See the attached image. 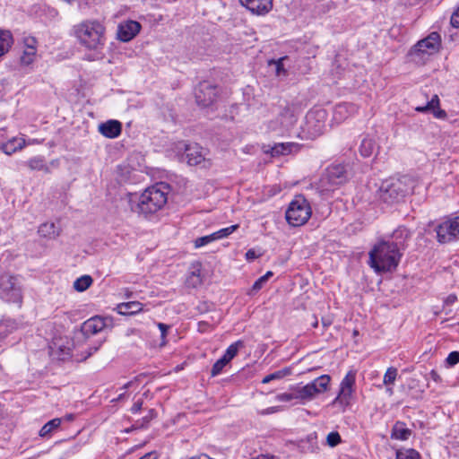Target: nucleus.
Listing matches in <instances>:
<instances>
[{
	"label": "nucleus",
	"mask_w": 459,
	"mask_h": 459,
	"mask_svg": "<svg viewBox=\"0 0 459 459\" xmlns=\"http://www.w3.org/2000/svg\"><path fill=\"white\" fill-rule=\"evenodd\" d=\"M410 236L404 227L395 230L392 240H379L368 253V264L377 273L394 271L403 255L401 248L403 241Z\"/></svg>",
	"instance_id": "obj_1"
},
{
	"label": "nucleus",
	"mask_w": 459,
	"mask_h": 459,
	"mask_svg": "<svg viewBox=\"0 0 459 459\" xmlns=\"http://www.w3.org/2000/svg\"><path fill=\"white\" fill-rule=\"evenodd\" d=\"M73 35L88 50L102 49L106 43V28L96 19L84 20L73 27Z\"/></svg>",
	"instance_id": "obj_2"
},
{
	"label": "nucleus",
	"mask_w": 459,
	"mask_h": 459,
	"mask_svg": "<svg viewBox=\"0 0 459 459\" xmlns=\"http://www.w3.org/2000/svg\"><path fill=\"white\" fill-rule=\"evenodd\" d=\"M168 186L159 183L146 188L139 196L135 205H132L133 212H137L144 218L155 214L167 204Z\"/></svg>",
	"instance_id": "obj_3"
},
{
	"label": "nucleus",
	"mask_w": 459,
	"mask_h": 459,
	"mask_svg": "<svg viewBox=\"0 0 459 459\" xmlns=\"http://www.w3.org/2000/svg\"><path fill=\"white\" fill-rule=\"evenodd\" d=\"M0 298L8 303L21 307L22 302V284L21 279L10 273L0 275Z\"/></svg>",
	"instance_id": "obj_4"
},
{
	"label": "nucleus",
	"mask_w": 459,
	"mask_h": 459,
	"mask_svg": "<svg viewBox=\"0 0 459 459\" xmlns=\"http://www.w3.org/2000/svg\"><path fill=\"white\" fill-rule=\"evenodd\" d=\"M312 214V210L307 200L302 195H297L290 203L285 218L292 227H299L307 223Z\"/></svg>",
	"instance_id": "obj_5"
},
{
	"label": "nucleus",
	"mask_w": 459,
	"mask_h": 459,
	"mask_svg": "<svg viewBox=\"0 0 459 459\" xmlns=\"http://www.w3.org/2000/svg\"><path fill=\"white\" fill-rule=\"evenodd\" d=\"M330 381V376L322 375L305 385H298L295 386V395L301 403L311 401L328 389Z\"/></svg>",
	"instance_id": "obj_6"
},
{
	"label": "nucleus",
	"mask_w": 459,
	"mask_h": 459,
	"mask_svg": "<svg viewBox=\"0 0 459 459\" xmlns=\"http://www.w3.org/2000/svg\"><path fill=\"white\" fill-rule=\"evenodd\" d=\"M303 132L308 138L321 135L326 128L327 113L323 108H314L306 115Z\"/></svg>",
	"instance_id": "obj_7"
},
{
	"label": "nucleus",
	"mask_w": 459,
	"mask_h": 459,
	"mask_svg": "<svg viewBox=\"0 0 459 459\" xmlns=\"http://www.w3.org/2000/svg\"><path fill=\"white\" fill-rule=\"evenodd\" d=\"M380 198L388 204L399 202L408 193L405 181L401 178H390L382 182Z\"/></svg>",
	"instance_id": "obj_8"
},
{
	"label": "nucleus",
	"mask_w": 459,
	"mask_h": 459,
	"mask_svg": "<svg viewBox=\"0 0 459 459\" xmlns=\"http://www.w3.org/2000/svg\"><path fill=\"white\" fill-rule=\"evenodd\" d=\"M299 112V108L295 105L286 106L275 120L270 121L269 129L278 134H284L295 125Z\"/></svg>",
	"instance_id": "obj_9"
},
{
	"label": "nucleus",
	"mask_w": 459,
	"mask_h": 459,
	"mask_svg": "<svg viewBox=\"0 0 459 459\" xmlns=\"http://www.w3.org/2000/svg\"><path fill=\"white\" fill-rule=\"evenodd\" d=\"M347 180L345 167L342 164L329 166L320 178V188L322 191H333Z\"/></svg>",
	"instance_id": "obj_10"
},
{
	"label": "nucleus",
	"mask_w": 459,
	"mask_h": 459,
	"mask_svg": "<svg viewBox=\"0 0 459 459\" xmlns=\"http://www.w3.org/2000/svg\"><path fill=\"white\" fill-rule=\"evenodd\" d=\"M356 382V372L350 370L340 384V389L337 396L333 399L332 404L339 406L344 411L350 404L354 393Z\"/></svg>",
	"instance_id": "obj_11"
},
{
	"label": "nucleus",
	"mask_w": 459,
	"mask_h": 459,
	"mask_svg": "<svg viewBox=\"0 0 459 459\" xmlns=\"http://www.w3.org/2000/svg\"><path fill=\"white\" fill-rule=\"evenodd\" d=\"M435 231L437 239L441 244L457 240L459 238V215L444 220L436 226Z\"/></svg>",
	"instance_id": "obj_12"
},
{
	"label": "nucleus",
	"mask_w": 459,
	"mask_h": 459,
	"mask_svg": "<svg viewBox=\"0 0 459 459\" xmlns=\"http://www.w3.org/2000/svg\"><path fill=\"white\" fill-rule=\"evenodd\" d=\"M196 103L204 108L209 107L215 102L218 98L217 86L209 82H202L195 89Z\"/></svg>",
	"instance_id": "obj_13"
},
{
	"label": "nucleus",
	"mask_w": 459,
	"mask_h": 459,
	"mask_svg": "<svg viewBox=\"0 0 459 459\" xmlns=\"http://www.w3.org/2000/svg\"><path fill=\"white\" fill-rule=\"evenodd\" d=\"M177 149L178 151L184 150L182 157L185 156L186 162L190 166L198 165L205 159V153L203 147L197 143L186 144L185 143L180 142L177 144Z\"/></svg>",
	"instance_id": "obj_14"
},
{
	"label": "nucleus",
	"mask_w": 459,
	"mask_h": 459,
	"mask_svg": "<svg viewBox=\"0 0 459 459\" xmlns=\"http://www.w3.org/2000/svg\"><path fill=\"white\" fill-rule=\"evenodd\" d=\"M110 322V319L101 316L91 317L82 324V332L87 337L97 334L103 331Z\"/></svg>",
	"instance_id": "obj_15"
},
{
	"label": "nucleus",
	"mask_w": 459,
	"mask_h": 459,
	"mask_svg": "<svg viewBox=\"0 0 459 459\" xmlns=\"http://www.w3.org/2000/svg\"><path fill=\"white\" fill-rule=\"evenodd\" d=\"M440 36L437 32L430 33L427 38L420 40L414 46V51L419 53L432 54L437 51L440 46Z\"/></svg>",
	"instance_id": "obj_16"
},
{
	"label": "nucleus",
	"mask_w": 459,
	"mask_h": 459,
	"mask_svg": "<svg viewBox=\"0 0 459 459\" xmlns=\"http://www.w3.org/2000/svg\"><path fill=\"white\" fill-rule=\"evenodd\" d=\"M141 25L135 21H127L119 24L117 28V39L127 42L134 39L140 31Z\"/></svg>",
	"instance_id": "obj_17"
},
{
	"label": "nucleus",
	"mask_w": 459,
	"mask_h": 459,
	"mask_svg": "<svg viewBox=\"0 0 459 459\" xmlns=\"http://www.w3.org/2000/svg\"><path fill=\"white\" fill-rule=\"evenodd\" d=\"M253 13L264 14L268 13L273 6L272 0H239Z\"/></svg>",
	"instance_id": "obj_18"
},
{
	"label": "nucleus",
	"mask_w": 459,
	"mask_h": 459,
	"mask_svg": "<svg viewBox=\"0 0 459 459\" xmlns=\"http://www.w3.org/2000/svg\"><path fill=\"white\" fill-rule=\"evenodd\" d=\"M358 108L352 103L343 102L336 105L333 109V119L336 122H342L349 117L357 113Z\"/></svg>",
	"instance_id": "obj_19"
},
{
	"label": "nucleus",
	"mask_w": 459,
	"mask_h": 459,
	"mask_svg": "<svg viewBox=\"0 0 459 459\" xmlns=\"http://www.w3.org/2000/svg\"><path fill=\"white\" fill-rule=\"evenodd\" d=\"M99 131L105 137L113 139L121 134L122 124L117 120H108L99 126Z\"/></svg>",
	"instance_id": "obj_20"
},
{
	"label": "nucleus",
	"mask_w": 459,
	"mask_h": 459,
	"mask_svg": "<svg viewBox=\"0 0 459 459\" xmlns=\"http://www.w3.org/2000/svg\"><path fill=\"white\" fill-rule=\"evenodd\" d=\"M61 230L59 224L53 221H47L39 225L38 233L42 238L55 239L60 235Z\"/></svg>",
	"instance_id": "obj_21"
},
{
	"label": "nucleus",
	"mask_w": 459,
	"mask_h": 459,
	"mask_svg": "<svg viewBox=\"0 0 459 459\" xmlns=\"http://www.w3.org/2000/svg\"><path fill=\"white\" fill-rule=\"evenodd\" d=\"M296 145L293 143H279L273 146L264 145L263 147L265 153H270L272 156L287 155L290 153Z\"/></svg>",
	"instance_id": "obj_22"
},
{
	"label": "nucleus",
	"mask_w": 459,
	"mask_h": 459,
	"mask_svg": "<svg viewBox=\"0 0 459 459\" xmlns=\"http://www.w3.org/2000/svg\"><path fill=\"white\" fill-rule=\"evenodd\" d=\"M143 308V305L138 301L124 302L117 307V313L124 316L135 315L141 312Z\"/></svg>",
	"instance_id": "obj_23"
},
{
	"label": "nucleus",
	"mask_w": 459,
	"mask_h": 459,
	"mask_svg": "<svg viewBox=\"0 0 459 459\" xmlns=\"http://www.w3.org/2000/svg\"><path fill=\"white\" fill-rule=\"evenodd\" d=\"M201 268V263L195 262L192 264L189 274L186 278V284L189 287L195 288L202 283Z\"/></svg>",
	"instance_id": "obj_24"
},
{
	"label": "nucleus",
	"mask_w": 459,
	"mask_h": 459,
	"mask_svg": "<svg viewBox=\"0 0 459 459\" xmlns=\"http://www.w3.org/2000/svg\"><path fill=\"white\" fill-rule=\"evenodd\" d=\"M26 144L23 138L13 137L7 142L1 144V150L7 155H11L15 152L22 150Z\"/></svg>",
	"instance_id": "obj_25"
},
{
	"label": "nucleus",
	"mask_w": 459,
	"mask_h": 459,
	"mask_svg": "<svg viewBox=\"0 0 459 459\" xmlns=\"http://www.w3.org/2000/svg\"><path fill=\"white\" fill-rule=\"evenodd\" d=\"M411 435V430L408 429L404 422L397 421L392 429L391 437L397 440H407Z\"/></svg>",
	"instance_id": "obj_26"
},
{
	"label": "nucleus",
	"mask_w": 459,
	"mask_h": 459,
	"mask_svg": "<svg viewBox=\"0 0 459 459\" xmlns=\"http://www.w3.org/2000/svg\"><path fill=\"white\" fill-rule=\"evenodd\" d=\"M26 164L31 170L44 171L45 173L50 172V169L47 165L45 158L43 156L32 157L26 161Z\"/></svg>",
	"instance_id": "obj_27"
},
{
	"label": "nucleus",
	"mask_w": 459,
	"mask_h": 459,
	"mask_svg": "<svg viewBox=\"0 0 459 459\" xmlns=\"http://www.w3.org/2000/svg\"><path fill=\"white\" fill-rule=\"evenodd\" d=\"M13 39L10 30H0V56L8 52L13 45Z\"/></svg>",
	"instance_id": "obj_28"
},
{
	"label": "nucleus",
	"mask_w": 459,
	"mask_h": 459,
	"mask_svg": "<svg viewBox=\"0 0 459 459\" xmlns=\"http://www.w3.org/2000/svg\"><path fill=\"white\" fill-rule=\"evenodd\" d=\"M62 420L55 418L48 421L39 430V436L42 437H48L51 433L56 430L61 425Z\"/></svg>",
	"instance_id": "obj_29"
},
{
	"label": "nucleus",
	"mask_w": 459,
	"mask_h": 459,
	"mask_svg": "<svg viewBox=\"0 0 459 459\" xmlns=\"http://www.w3.org/2000/svg\"><path fill=\"white\" fill-rule=\"evenodd\" d=\"M375 142L370 138H364L359 145V153L361 156L368 158L370 157L375 151Z\"/></svg>",
	"instance_id": "obj_30"
},
{
	"label": "nucleus",
	"mask_w": 459,
	"mask_h": 459,
	"mask_svg": "<svg viewBox=\"0 0 459 459\" xmlns=\"http://www.w3.org/2000/svg\"><path fill=\"white\" fill-rule=\"evenodd\" d=\"M289 60L288 56H282L277 60H270L269 65H273L277 76H287L288 73L285 69V62Z\"/></svg>",
	"instance_id": "obj_31"
},
{
	"label": "nucleus",
	"mask_w": 459,
	"mask_h": 459,
	"mask_svg": "<svg viewBox=\"0 0 459 459\" xmlns=\"http://www.w3.org/2000/svg\"><path fill=\"white\" fill-rule=\"evenodd\" d=\"M92 284V278L90 275H82L74 282V288L77 291H84Z\"/></svg>",
	"instance_id": "obj_32"
},
{
	"label": "nucleus",
	"mask_w": 459,
	"mask_h": 459,
	"mask_svg": "<svg viewBox=\"0 0 459 459\" xmlns=\"http://www.w3.org/2000/svg\"><path fill=\"white\" fill-rule=\"evenodd\" d=\"M244 347V342L242 341H237L231 343L226 350L222 358L227 359V361L230 362L238 352L239 349Z\"/></svg>",
	"instance_id": "obj_33"
},
{
	"label": "nucleus",
	"mask_w": 459,
	"mask_h": 459,
	"mask_svg": "<svg viewBox=\"0 0 459 459\" xmlns=\"http://www.w3.org/2000/svg\"><path fill=\"white\" fill-rule=\"evenodd\" d=\"M420 455L418 451L412 448L401 449L396 451V459H420Z\"/></svg>",
	"instance_id": "obj_34"
},
{
	"label": "nucleus",
	"mask_w": 459,
	"mask_h": 459,
	"mask_svg": "<svg viewBox=\"0 0 459 459\" xmlns=\"http://www.w3.org/2000/svg\"><path fill=\"white\" fill-rule=\"evenodd\" d=\"M397 376H398L397 368L394 367H389L384 375L383 384L385 386L393 385L396 380Z\"/></svg>",
	"instance_id": "obj_35"
},
{
	"label": "nucleus",
	"mask_w": 459,
	"mask_h": 459,
	"mask_svg": "<svg viewBox=\"0 0 459 459\" xmlns=\"http://www.w3.org/2000/svg\"><path fill=\"white\" fill-rule=\"evenodd\" d=\"M36 52V48H25L21 56V63L24 65H30L35 59Z\"/></svg>",
	"instance_id": "obj_36"
},
{
	"label": "nucleus",
	"mask_w": 459,
	"mask_h": 459,
	"mask_svg": "<svg viewBox=\"0 0 459 459\" xmlns=\"http://www.w3.org/2000/svg\"><path fill=\"white\" fill-rule=\"evenodd\" d=\"M440 100L437 95H434L432 99L427 103L426 106L417 107L415 109L418 112L425 113L428 111H433L434 109L439 108Z\"/></svg>",
	"instance_id": "obj_37"
},
{
	"label": "nucleus",
	"mask_w": 459,
	"mask_h": 459,
	"mask_svg": "<svg viewBox=\"0 0 459 459\" xmlns=\"http://www.w3.org/2000/svg\"><path fill=\"white\" fill-rule=\"evenodd\" d=\"M238 224H234L227 228H223L219 230L216 232H213L214 240L221 239L224 238L229 237L230 234H232L235 230L238 229Z\"/></svg>",
	"instance_id": "obj_38"
},
{
	"label": "nucleus",
	"mask_w": 459,
	"mask_h": 459,
	"mask_svg": "<svg viewBox=\"0 0 459 459\" xmlns=\"http://www.w3.org/2000/svg\"><path fill=\"white\" fill-rule=\"evenodd\" d=\"M289 373H290V370L288 368H284V369H281V370L275 371V372H273L272 374H269V375L265 376L263 378L262 383L263 384H268L271 381L281 379L284 377H286L287 375H289Z\"/></svg>",
	"instance_id": "obj_39"
},
{
	"label": "nucleus",
	"mask_w": 459,
	"mask_h": 459,
	"mask_svg": "<svg viewBox=\"0 0 459 459\" xmlns=\"http://www.w3.org/2000/svg\"><path fill=\"white\" fill-rule=\"evenodd\" d=\"M227 359L221 358L219 359L212 366L211 370L212 377H216L222 372L223 368L228 364Z\"/></svg>",
	"instance_id": "obj_40"
},
{
	"label": "nucleus",
	"mask_w": 459,
	"mask_h": 459,
	"mask_svg": "<svg viewBox=\"0 0 459 459\" xmlns=\"http://www.w3.org/2000/svg\"><path fill=\"white\" fill-rule=\"evenodd\" d=\"M156 417V412L154 410H150L148 414L144 416L141 420H137L134 423L135 428H145L148 426L150 421Z\"/></svg>",
	"instance_id": "obj_41"
},
{
	"label": "nucleus",
	"mask_w": 459,
	"mask_h": 459,
	"mask_svg": "<svg viewBox=\"0 0 459 459\" xmlns=\"http://www.w3.org/2000/svg\"><path fill=\"white\" fill-rule=\"evenodd\" d=\"M273 272L268 271L264 275L258 278L253 284V290L257 291L261 290L264 287V283L273 276Z\"/></svg>",
	"instance_id": "obj_42"
},
{
	"label": "nucleus",
	"mask_w": 459,
	"mask_h": 459,
	"mask_svg": "<svg viewBox=\"0 0 459 459\" xmlns=\"http://www.w3.org/2000/svg\"><path fill=\"white\" fill-rule=\"evenodd\" d=\"M342 442L340 434L337 431L330 432L326 437V443L329 446L334 447Z\"/></svg>",
	"instance_id": "obj_43"
},
{
	"label": "nucleus",
	"mask_w": 459,
	"mask_h": 459,
	"mask_svg": "<svg viewBox=\"0 0 459 459\" xmlns=\"http://www.w3.org/2000/svg\"><path fill=\"white\" fill-rule=\"evenodd\" d=\"M212 241H215L212 233L210 235H207V236L197 238L195 240V248L202 247L204 246L208 245L209 243H212Z\"/></svg>",
	"instance_id": "obj_44"
},
{
	"label": "nucleus",
	"mask_w": 459,
	"mask_h": 459,
	"mask_svg": "<svg viewBox=\"0 0 459 459\" xmlns=\"http://www.w3.org/2000/svg\"><path fill=\"white\" fill-rule=\"evenodd\" d=\"M276 400L279 402H291L292 400H298L297 395H295V386L291 388V392L290 393L277 394Z\"/></svg>",
	"instance_id": "obj_45"
},
{
	"label": "nucleus",
	"mask_w": 459,
	"mask_h": 459,
	"mask_svg": "<svg viewBox=\"0 0 459 459\" xmlns=\"http://www.w3.org/2000/svg\"><path fill=\"white\" fill-rule=\"evenodd\" d=\"M446 362L449 367H454L459 363V351H452L446 359Z\"/></svg>",
	"instance_id": "obj_46"
},
{
	"label": "nucleus",
	"mask_w": 459,
	"mask_h": 459,
	"mask_svg": "<svg viewBox=\"0 0 459 459\" xmlns=\"http://www.w3.org/2000/svg\"><path fill=\"white\" fill-rule=\"evenodd\" d=\"M433 116L437 119H446L447 117V114L444 109L437 108L432 111Z\"/></svg>",
	"instance_id": "obj_47"
},
{
	"label": "nucleus",
	"mask_w": 459,
	"mask_h": 459,
	"mask_svg": "<svg viewBox=\"0 0 459 459\" xmlns=\"http://www.w3.org/2000/svg\"><path fill=\"white\" fill-rule=\"evenodd\" d=\"M158 328L160 331L161 338L164 341L166 338L167 331L169 329V325L163 324V323H158L157 324Z\"/></svg>",
	"instance_id": "obj_48"
},
{
	"label": "nucleus",
	"mask_w": 459,
	"mask_h": 459,
	"mask_svg": "<svg viewBox=\"0 0 459 459\" xmlns=\"http://www.w3.org/2000/svg\"><path fill=\"white\" fill-rule=\"evenodd\" d=\"M159 457H160V455L157 451H152V452L145 454L139 459H159Z\"/></svg>",
	"instance_id": "obj_49"
},
{
	"label": "nucleus",
	"mask_w": 459,
	"mask_h": 459,
	"mask_svg": "<svg viewBox=\"0 0 459 459\" xmlns=\"http://www.w3.org/2000/svg\"><path fill=\"white\" fill-rule=\"evenodd\" d=\"M257 257H258V255H256V253L254 249H249L246 253V259L249 262L255 260Z\"/></svg>",
	"instance_id": "obj_50"
},
{
	"label": "nucleus",
	"mask_w": 459,
	"mask_h": 459,
	"mask_svg": "<svg viewBox=\"0 0 459 459\" xmlns=\"http://www.w3.org/2000/svg\"><path fill=\"white\" fill-rule=\"evenodd\" d=\"M142 406H143V401H142V400L136 401V402L133 404V406H132V408H131V411H132L133 413H137V412H139V411H141Z\"/></svg>",
	"instance_id": "obj_51"
},
{
	"label": "nucleus",
	"mask_w": 459,
	"mask_h": 459,
	"mask_svg": "<svg viewBox=\"0 0 459 459\" xmlns=\"http://www.w3.org/2000/svg\"><path fill=\"white\" fill-rule=\"evenodd\" d=\"M25 48H36L35 38L30 37L24 39Z\"/></svg>",
	"instance_id": "obj_52"
},
{
	"label": "nucleus",
	"mask_w": 459,
	"mask_h": 459,
	"mask_svg": "<svg viewBox=\"0 0 459 459\" xmlns=\"http://www.w3.org/2000/svg\"><path fill=\"white\" fill-rule=\"evenodd\" d=\"M429 375H430L431 379L434 380L435 382L441 381V377L436 370H431Z\"/></svg>",
	"instance_id": "obj_53"
},
{
	"label": "nucleus",
	"mask_w": 459,
	"mask_h": 459,
	"mask_svg": "<svg viewBox=\"0 0 459 459\" xmlns=\"http://www.w3.org/2000/svg\"><path fill=\"white\" fill-rule=\"evenodd\" d=\"M457 299L456 296L455 295H449L446 299V305H452L455 302V300Z\"/></svg>",
	"instance_id": "obj_54"
},
{
	"label": "nucleus",
	"mask_w": 459,
	"mask_h": 459,
	"mask_svg": "<svg viewBox=\"0 0 459 459\" xmlns=\"http://www.w3.org/2000/svg\"><path fill=\"white\" fill-rule=\"evenodd\" d=\"M385 393L389 395V396H392L394 394V388L392 385H388L386 386L385 388Z\"/></svg>",
	"instance_id": "obj_55"
},
{
	"label": "nucleus",
	"mask_w": 459,
	"mask_h": 459,
	"mask_svg": "<svg viewBox=\"0 0 459 459\" xmlns=\"http://www.w3.org/2000/svg\"><path fill=\"white\" fill-rule=\"evenodd\" d=\"M331 323H332V322H331L330 320H328V319H325V318H323V319H322V324H323V325H324L325 327H328V326L331 325Z\"/></svg>",
	"instance_id": "obj_56"
},
{
	"label": "nucleus",
	"mask_w": 459,
	"mask_h": 459,
	"mask_svg": "<svg viewBox=\"0 0 459 459\" xmlns=\"http://www.w3.org/2000/svg\"><path fill=\"white\" fill-rule=\"evenodd\" d=\"M125 396V394H120L118 397L117 398V401H121Z\"/></svg>",
	"instance_id": "obj_57"
},
{
	"label": "nucleus",
	"mask_w": 459,
	"mask_h": 459,
	"mask_svg": "<svg viewBox=\"0 0 459 459\" xmlns=\"http://www.w3.org/2000/svg\"><path fill=\"white\" fill-rule=\"evenodd\" d=\"M317 325H318V321L316 319V321L312 324V326L316 328V327H317Z\"/></svg>",
	"instance_id": "obj_58"
},
{
	"label": "nucleus",
	"mask_w": 459,
	"mask_h": 459,
	"mask_svg": "<svg viewBox=\"0 0 459 459\" xmlns=\"http://www.w3.org/2000/svg\"><path fill=\"white\" fill-rule=\"evenodd\" d=\"M130 385H131V382L126 383V385H124L123 389H126V388H128V386H129Z\"/></svg>",
	"instance_id": "obj_59"
},
{
	"label": "nucleus",
	"mask_w": 459,
	"mask_h": 459,
	"mask_svg": "<svg viewBox=\"0 0 459 459\" xmlns=\"http://www.w3.org/2000/svg\"><path fill=\"white\" fill-rule=\"evenodd\" d=\"M66 419H67L68 420H72L74 419V416H73L72 414L67 415V416H66Z\"/></svg>",
	"instance_id": "obj_60"
}]
</instances>
